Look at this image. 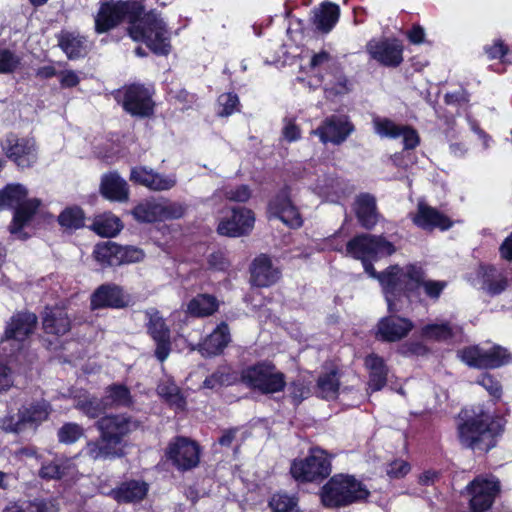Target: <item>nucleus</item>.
<instances>
[{
    "mask_svg": "<svg viewBox=\"0 0 512 512\" xmlns=\"http://www.w3.org/2000/svg\"><path fill=\"white\" fill-rule=\"evenodd\" d=\"M312 23L317 30L328 33L338 22L340 8L332 2H323L319 7L314 8Z\"/></svg>",
    "mask_w": 512,
    "mask_h": 512,
    "instance_id": "29",
    "label": "nucleus"
},
{
    "mask_svg": "<svg viewBox=\"0 0 512 512\" xmlns=\"http://www.w3.org/2000/svg\"><path fill=\"white\" fill-rule=\"evenodd\" d=\"M162 212L161 201L147 199L136 205L132 214L137 221L151 223L161 221Z\"/></svg>",
    "mask_w": 512,
    "mask_h": 512,
    "instance_id": "37",
    "label": "nucleus"
},
{
    "mask_svg": "<svg viewBox=\"0 0 512 512\" xmlns=\"http://www.w3.org/2000/svg\"><path fill=\"white\" fill-rule=\"evenodd\" d=\"M0 428L6 432L19 433L25 428V422L22 421V413L19 410L16 416L7 415L0 418Z\"/></svg>",
    "mask_w": 512,
    "mask_h": 512,
    "instance_id": "53",
    "label": "nucleus"
},
{
    "mask_svg": "<svg viewBox=\"0 0 512 512\" xmlns=\"http://www.w3.org/2000/svg\"><path fill=\"white\" fill-rule=\"evenodd\" d=\"M59 81L62 87L71 88L78 85L80 82L79 76L72 70H66L58 74Z\"/></svg>",
    "mask_w": 512,
    "mask_h": 512,
    "instance_id": "64",
    "label": "nucleus"
},
{
    "mask_svg": "<svg viewBox=\"0 0 512 512\" xmlns=\"http://www.w3.org/2000/svg\"><path fill=\"white\" fill-rule=\"evenodd\" d=\"M144 257L145 253L138 247L119 245V265L137 263Z\"/></svg>",
    "mask_w": 512,
    "mask_h": 512,
    "instance_id": "49",
    "label": "nucleus"
},
{
    "mask_svg": "<svg viewBox=\"0 0 512 512\" xmlns=\"http://www.w3.org/2000/svg\"><path fill=\"white\" fill-rule=\"evenodd\" d=\"M146 316L148 318V333L156 343L155 356L160 362H163L171 351L170 330L157 310H148Z\"/></svg>",
    "mask_w": 512,
    "mask_h": 512,
    "instance_id": "17",
    "label": "nucleus"
},
{
    "mask_svg": "<svg viewBox=\"0 0 512 512\" xmlns=\"http://www.w3.org/2000/svg\"><path fill=\"white\" fill-rule=\"evenodd\" d=\"M148 492L145 482L129 481L111 490L108 495L119 503H131L142 500Z\"/></svg>",
    "mask_w": 512,
    "mask_h": 512,
    "instance_id": "33",
    "label": "nucleus"
},
{
    "mask_svg": "<svg viewBox=\"0 0 512 512\" xmlns=\"http://www.w3.org/2000/svg\"><path fill=\"white\" fill-rule=\"evenodd\" d=\"M458 437L462 445L473 450L487 452L496 445V439L503 430L501 419L482 405L461 411Z\"/></svg>",
    "mask_w": 512,
    "mask_h": 512,
    "instance_id": "3",
    "label": "nucleus"
},
{
    "mask_svg": "<svg viewBox=\"0 0 512 512\" xmlns=\"http://www.w3.org/2000/svg\"><path fill=\"white\" fill-rule=\"evenodd\" d=\"M127 304V299L122 289L114 284L101 285L91 297L92 309L121 308Z\"/></svg>",
    "mask_w": 512,
    "mask_h": 512,
    "instance_id": "24",
    "label": "nucleus"
},
{
    "mask_svg": "<svg viewBox=\"0 0 512 512\" xmlns=\"http://www.w3.org/2000/svg\"><path fill=\"white\" fill-rule=\"evenodd\" d=\"M122 105L128 113L136 116H148L153 111L151 93L142 85H131L126 88Z\"/></svg>",
    "mask_w": 512,
    "mask_h": 512,
    "instance_id": "20",
    "label": "nucleus"
},
{
    "mask_svg": "<svg viewBox=\"0 0 512 512\" xmlns=\"http://www.w3.org/2000/svg\"><path fill=\"white\" fill-rule=\"evenodd\" d=\"M27 195L26 187L19 183L8 184L0 190V209L15 208L10 225V232L14 235L20 236L22 228L26 226L41 204L37 198L27 199Z\"/></svg>",
    "mask_w": 512,
    "mask_h": 512,
    "instance_id": "5",
    "label": "nucleus"
},
{
    "mask_svg": "<svg viewBox=\"0 0 512 512\" xmlns=\"http://www.w3.org/2000/svg\"><path fill=\"white\" fill-rule=\"evenodd\" d=\"M100 438L89 441L84 453L93 460L113 459L124 455V437L136 424L124 415H110L97 422Z\"/></svg>",
    "mask_w": 512,
    "mask_h": 512,
    "instance_id": "4",
    "label": "nucleus"
},
{
    "mask_svg": "<svg viewBox=\"0 0 512 512\" xmlns=\"http://www.w3.org/2000/svg\"><path fill=\"white\" fill-rule=\"evenodd\" d=\"M410 465L404 460H395L388 465L387 474L390 478L399 479L407 475Z\"/></svg>",
    "mask_w": 512,
    "mask_h": 512,
    "instance_id": "60",
    "label": "nucleus"
},
{
    "mask_svg": "<svg viewBox=\"0 0 512 512\" xmlns=\"http://www.w3.org/2000/svg\"><path fill=\"white\" fill-rule=\"evenodd\" d=\"M122 20L128 22V34L136 42H143L157 55H167L171 50V34L167 23L155 11L144 12L137 1L102 0L95 17V29L104 33Z\"/></svg>",
    "mask_w": 512,
    "mask_h": 512,
    "instance_id": "1",
    "label": "nucleus"
},
{
    "mask_svg": "<svg viewBox=\"0 0 512 512\" xmlns=\"http://www.w3.org/2000/svg\"><path fill=\"white\" fill-rule=\"evenodd\" d=\"M63 475L61 466L56 462H50L42 465L39 476L43 479H58Z\"/></svg>",
    "mask_w": 512,
    "mask_h": 512,
    "instance_id": "62",
    "label": "nucleus"
},
{
    "mask_svg": "<svg viewBox=\"0 0 512 512\" xmlns=\"http://www.w3.org/2000/svg\"><path fill=\"white\" fill-rule=\"evenodd\" d=\"M470 508L473 512L489 510L500 492V483L492 475L478 476L467 487Z\"/></svg>",
    "mask_w": 512,
    "mask_h": 512,
    "instance_id": "12",
    "label": "nucleus"
},
{
    "mask_svg": "<svg viewBox=\"0 0 512 512\" xmlns=\"http://www.w3.org/2000/svg\"><path fill=\"white\" fill-rule=\"evenodd\" d=\"M163 212L161 213V221L166 219H176L183 216L185 208L180 203L162 202Z\"/></svg>",
    "mask_w": 512,
    "mask_h": 512,
    "instance_id": "61",
    "label": "nucleus"
},
{
    "mask_svg": "<svg viewBox=\"0 0 512 512\" xmlns=\"http://www.w3.org/2000/svg\"><path fill=\"white\" fill-rule=\"evenodd\" d=\"M356 215L361 225L366 229H371L378 219L376 213L375 198L369 194H362L356 200Z\"/></svg>",
    "mask_w": 512,
    "mask_h": 512,
    "instance_id": "36",
    "label": "nucleus"
},
{
    "mask_svg": "<svg viewBox=\"0 0 512 512\" xmlns=\"http://www.w3.org/2000/svg\"><path fill=\"white\" fill-rule=\"evenodd\" d=\"M312 190L321 198L329 202H339L352 192L350 185L342 179L332 175L323 174L318 178Z\"/></svg>",
    "mask_w": 512,
    "mask_h": 512,
    "instance_id": "21",
    "label": "nucleus"
},
{
    "mask_svg": "<svg viewBox=\"0 0 512 512\" xmlns=\"http://www.w3.org/2000/svg\"><path fill=\"white\" fill-rule=\"evenodd\" d=\"M158 394L171 405L177 408H183L184 400L180 395L179 388L172 381H162L157 387Z\"/></svg>",
    "mask_w": 512,
    "mask_h": 512,
    "instance_id": "45",
    "label": "nucleus"
},
{
    "mask_svg": "<svg viewBox=\"0 0 512 512\" xmlns=\"http://www.w3.org/2000/svg\"><path fill=\"white\" fill-rule=\"evenodd\" d=\"M484 51L489 59L502 60L503 57L508 53V47L503 43L502 40L498 39L493 41L492 44L486 45L484 47Z\"/></svg>",
    "mask_w": 512,
    "mask_h": 512,
    "instance_id": "59",
    "label": "nucleus"
},
{
    "mask_svg": "<svg viewBox=\"0 0 512 512\" xmlns=\"http://www.w3.org/2000/svg\"><path fill=\"white\" fill-rule=\"evenodd\" d=\"M394 252L395 247L391 242L382 236L371 234L358 235L351 239L346 246V254L361 260L365 272L377 280L381 273L375 271L371 261L379 257L390 256Z\"/></svg>",
    "mask_w": 512,
    "mask_h": 512,
    "instance_id": "7",
    "label": "nucleus"
},
{
    "mask_svg": "<svg viewBox=\"0 0 512 512\" xmlns=\"http://www.w3.org/2000/svg\"><path fill=\"white\" fill-rule=\"evenodd\" d=\"M351 89V83L341 73L334 75V79L325 83V91L335 95L345 94Z\"/></svg>",
    "mask_w": 512,
    "mask_h": 512,
    "instance_id": "52",
    "label": "nucleus"
},
{
    "mask_svg": "<svg viewBox=\"0 0 512 512\" xmlns=\"http://www.w3.org/2000/svg\"><path fill=\"white\" fill-rule=\"evenodd\" d=\"M154 173L153 170H148L145 167H135L131 170L130 179L137 184L151 189Z\"/></svg>",
    "mask_w": 512,
    "mask_h": 512,
    "instance_id": "55",
    "label": "nucleus"
},
{
    "mask_svg": "<svg viewBox=\"0 0 512 512\" xmlns=\"http://www.w3.org/2000/svg\"><path fill=\"white\" fill-rule=\"evenodd\" d=\"M26 512H57L52 501L35 500L26 505Z\"/></svg>",
    "mask_w": 512,
    "mask_h": 512,
    "instance_id": "63",
    "label": "nucleus"
},
{
    "mask_svg": "<svg viewBox=\"0 0 512 512\" xmlns=\"http://www.w3.org/2000/svg\"><path fill=\"white\" fill-rule=\"evenodd\" d=\"M318 394L328 400L335 399L339 392L340 382L338 372L331 370L322 374L317 382Z\"/></svg>",
    "mask_w": 512,
    "mask_h": 512,
    "instance_id": "43",
    "label": "nucleus"
},
{
    "mask_svg": "<svg viewBox=\"0 0 512 512\" xmlns=\"http://www.w3.org/2000/svg\"><path fill=\"white\" fill-rule=\"evenodd\" d=\"M76 407L90 418L97 417L102 410L101 404L96 398H89L83 401L80 400L77 402Z\"/></svg>",
    "mask_w": 512,
    "mask_h": 512,
    "instance_id": "58",
    "label": "nucleus"
},
{
    "mask_svg": "<svg viewBox=\"0 0 512 512\" xmlns=\"http://www.w3.org/2000/svg\"><path fill=\"white\" fill-rule=\"evenodd\" d=\"M255 222L254 214L246 208L233 209L231 216L222 219L217 231L219 234L229 237H239L249 233Z\"/></svg>",
    "mask_w": 512,
    "mask_h": 512,
    "instance_id": "19",
    "label": "nucleus"
},
{
    "mask_svg": "<svg viewBox=\"0 0 512 512\" xmlns=\"http://www.w3.org/2000/svg\"><path fill=\"white\" fill-rule=\"evenodd\" d=\"M279 278V272L272 266L271 260L261 255L257 257L251 268V281L258 287H268L274 284Z\"/></svg>",
    "mask_w": 512,
    "mask_h": 512,
    "instance_id": "28",
    "label": "nucleus"
},
{
    "mask_svg": "<svg viewBox=\"0 0 512 512\" xmlns=\"http://www.w3.org/2000/svg\"><path fill=\"white\" fill-rule=\"evenodd\" d=\"M367 51L371 58L384 66L396 67L403 61V46L397 39L371 40Z\"/></svg>",
    "mask_w": 512,
    "mask_h": 512,
    "instance_id": "18",
    "label": "nucleus"
},
{
    "mask_svg": "<svg viewBox=\"0 0 512 512\" xmlns=\"http://www.w3.org/2000/svg\"><path fill=\"white\" fill-rule=\"evenodd\" d=\"M58 41L63 52L71 60L84 57L88 52L86 38L74 32H62Z\"/></svg>",
    "mask_w": 512,
    "mask_h": 512,
    "instance_id": "34",
    "label": "nucleus"
},
{
    "mask_svg": "<svg viewBox=\"0 0 512 512\" xmlns=\"http://www.w3.org/2000/svg\"><path fill=\"white\" fill-rule=\"evenodd\" d=\"M92 227L100 236L113 237L120 232L122 224L118 217L107 213L96 217Z\"/></svg>",
    "mask_w": 512,
    "mask_h": 512,
    "instance_id": "41",
    "label": "nucleus"
},
{
    "mask_svg": "<svg viewBox=\"0 0 512 512\" xmlns=\"http://www.w3.org/2000/svg\"><path fill=\"white\" fill-rule=\"evenodd\" d=\"M166 458L181 471L196 467L200 461L198 445L185 437H176L166 449Z\"/></svg>",
    "mask_w": 512,
    "mask_h": 512,
    "instance_id": "14",
    "label": "nucleus"
},
{
    "mask_svg": "<svg viewBox=\"0 0 512 512\" xmlns=\"http://www.w3.org/2000/svg\"><path fill=\"white\" fill-rule=\"evenodd\" d=\"M37 317L33 313H17L7 323L1 339L0 351L7 356V351L23 356L28 337L33 333Z\"/></svg>",
    "mask_w": 512,
    "mask_h": 512,
    "instance_id": "9",
    "label": "nucleus"
},
{
    "mask_svg": "<svg viewBox=\"0 0 512 512\" xmlns=\"http://www.w3.org/2000/svg\"><path fill=\"white\" fill-rule=\"evenodd\" d=\"M374 131L382 138H403L405 149H414L420 142L417 131L406 125H398L394 121L375 116L372 120Z\"/></svg>",
    "mask_w": 512,
    "mask_h": 512,
    "instance_id": "16",
    "label": "nucleus"
},
{
    "mask_svg": "<svg viewBox=\"0 0 512 512\" xmlns=\"http://www.w3.org/2000/svg\"><path fill=\"white\" fill-rule=\"evenodd\" d=\"M365 366L369 370V389L372 391L381 390L386 385L388 373L384 360L375 354H371L365 358Z\"/></svg>",
    "mask_w": 512,
    "mask_h": 512,
    "instance_id": "35",
    "label": "nucleus"
},
{
    "mask_svg": "<svg viewBox=\"0 0 512 512\" xmlns=\"http://www.w3.org/2000/svg\"><path fill=\"white\" fill-rule=\"evenodd\" d=\"M218 309L217 299L208 294H200L194 297L188 304V312L196 317H205L213 314Z\"/></svg>",
    "mask_w": 512,
    "mask_h": 512,
    "instance_id": "40",
    "label": "nucleus"
},
{
    "mask_svg": "<svg viewBox=\"0 0 512 512\" xmlns=\"http://www.w3.org/2000/svg\"><path fill=\"white\" fill-rule=\"evenodd\" d=\"M290 472L297 481L313 482L326 478L331 472V464L325 451L315 448L305 459L295 460Z\"/></svg>",
    "mask_w": 512,
    "mask_h": 512,
    "instance_id": "10",
    "label": "nucleus"
},
{
    "mask_svg": "<svg viewBox=\"0 0 512 512\" xmlns=\"http://www.w3.org/2000/svg\"><path fill=\"white\" fill-rule=\"evenodd\" d=\"M218 104L222 108L218 113L220 116H230L238 111L239 99L236 94L224 93L218 97Z\"/></svg>",
    "mask_w": 512,
    "mask_h": 512,
    "instance_id": "51",
    "label": "nucleus"
},
{
    "mask_svg": "<svg viewBox=\"0 0 512 512\" xmlns=\"http://www.w3.org/2000/svg\"><path fill=\"white\" fill-rule=\"evenodd\" d=\"M43 329L47 334L64 335L70 330V319L63 308H47L43 317Z\"/></svg>",
    "mask_w": 512,
    "mask_h": 512,
    "instance_id": "32",
    "label": "nucleus"
},
{
    "mask_svg": "<svg viewBox=\"0 0 512 512\" xmlns=\"http://www.w3.org/2000/svg\"><path fill=\"white\" fill-rule=\"evenodd\" d=\"M217 195L224 196L234 202H246L251 197V190L247 185H226L222 187Z\"/></svg>",
    "mask_w": 512,
    "mask_h": 512,
    "instance_id": "46",
    "label": "nucleus"
},
{
    "mask_svg": "<svg viewBox=\"0 0 512 512\" xmlns=\"http://www.w3.org/2000/svg\"><path fill=\"white\" fill-rule=\"evenodd\" d=\"M477 383L485 388L494 398H500L502 392L501 385L490 374L481 375V377L477 380Z\"/></svg>",
    "mask_w": 512,
    "mask_h": 512,
    "instance_id": "57",
    "label": "nucleus"
},
{
    "mask_svg": "<svg viewBox=\"0 0 512 512\" xmlns=\"http://www.w3.org/2000/svg\"><path fill=\"white\" fill-rule=\"evenodd\" d=\"M367 488L353 476L335 475L321 490V501L329 508L350 505L368 497Z\"/></svg>",
    "mask_w": 512,
    "mask_h": 512,
    "instance_id": "6",
    "label": "nucleus"
},
{
    "mask_svg": "<svg viewBox=\"0 0 512 512\" xmlns=\"http://www.w3.org/2000/svg\"><path fill=\"white\" fill-rule=\"evenodd\" d=\"M354 125L346 115H331L321 123L312 134L319 137L323 144L340 145L353 133Z\"/></svg>",
    "mask_w": 512,
    "mask_h": 512,
    "instance_id": "15",
    "label": "nucleus"
},
{
    "mask_svg": "<svg viewBox=\"0 0 512 512\" xmlns=\"http://www.w3.org/2000/svg\"><path fill=\"white\" fill-rule=\"evenodd\" d=\"M93 255L103 266H119V245L114 242H104L96 245Z\"/></svg>",
    "mask_w": 512,
    "mask_h": 512,
    "instance_id": "42",
    "label": "nucleus"
},
{
    "mask_svg": "<svg viewBox=\"0 0 512 512\" xmlns=\"http://www.w3.org/2000/svg\"><path fill=\"white\" fill-rule=\"evenodd\" d=\"M1 353L0 359V391H6L13 386L14 372L13 369L23 357L21 355L7 351V356Z\"/></svg>",
    "mask_w": 512,
    "mask_h": 512,
    "instance_id": "38",
    "label": "nucleus"
},
{
    "mask_svg": "<svg viewBox=\"0 0 512 512\" xmlns=\"http://www.w3.org/2000/svg\"><path fill=\"white\" fill-rule=\"evenodd\" d=\"M105 399L109 405L129 406L132 404L130 390L122 384L109 386L106 390Z\"/></svg>",
    "mask_w": 512,
    "mask_h": 512,
    "instance_id": "44",
    "label": "nucleus"
},
{
    "mask_svg": "<svg viewBox=\"0 0 512 512\" xmlns=\"http://www.w3.org/2000/svg\"><path fill=\"white\" fill-rule=\"evenodd\" d=\"M84 434L83 428L76 423H66L58 431V439L61 443L72 444Z\"/></svg>",
    "mask_w": 512,
    "mask_h": 512,
    "instance_id": "48",
    "label": "nucleus"
},
{
    "mask_svg": "<svg viewBox=\"0 0 512 512\" xmlns=\"http://www.w3.org/2000/svg\"><path fill=\"white\" fill-rule=\"evenodd\" d=\"M230 342V332L227 324H219L215 330L205 338L200 345L203 356H215L220 354Z\"/></svg>",
    "mask_w": 512,
    "mask_h": 512,
    "instance_id": "31",
    "label": "nucleus"
},
{
    "mask_svg": "<svg viewBox=\"0 0 512 512\" xmlns=\"http://www.w3.org/2000/svg\"><path fill=\"white\" fill-rule=\"evenodd\" d=\"M20 410L22 413V421L25 422L26 427L28 425L36 427L48 418L50 405L48 402L42 400L35 404L24 406Z\"/></svg>",
    "mask_w": 512,
    "mask_h": 512,
    "instance_id": "39",
    "label": "nucleus"
},
{
    "mask_svg": "<svg viewBox=\"0 0 512 512\" xmlns=\"http://www.w3.org/2000/svg\"><path fill=\"white\" fill-rule=\"evenodd\" d=\"M478 282L480 289L492 296L500 294L508 286L506 277L494 267H481Z\"/></svg>",
    "mask_w": 512,
    "mask_h": 512,
    "instance_id": "30",
    "label": "nucleus"
},
{
    "mask_svg": "<svg viewBox=\"0 0 512 512\" xmlns=\"http://www.w3.org/2000/svg\"><path fill=\"white\" fill-rule=\"evenodd\" d=\"M269 504L274 512H294L296 510V499L286 494L274 495Z\"/></svg>",
    "mask_w": 512,
    "mask_h": 512,
    "instance_id": "50",
    "label": "nucleus"
},
{
    "mask_svg": "<svg viewBox=\"0 0 512 512\" xmlns=\"http://www.w3.org/2000/svg\"><path fill=\"white\" fill-rule=\"evenodd\" d=\"M20 64V58L7 49L0 50V74L13 72Z\"/></svg>",
    "mask_w": 512,
    "mask_h": 512,
    "instance_id": "54",
    "label": "nucleus"
},
{
    "mask_svg": "<svg viewBox=\"0 0 512 512\" xmlns=\"http://www.w3.org/2000/svg\"><path fill=\"white\" fill-rule=\"evenodd\" d=\"M459 357L467 365L476 368H498L509 361V354L500 346L467 347L459 352Z\"/></svg>",
    "mask_w": 512,
    "mask_h": 512,
    "instance_id": "13",
    "label": "nucleus"
},
{
    "mask_svg": "<svg viewBox=\"0 0 512 512\" xmlns=\"http://www.w3.org/2000/svg\"><path fill=\"white\" fill-rule=\"evenodd\" d=\"M461 332V327L451 320L437 319L421 328V337L433 341H447Z\"/></svg>",
    "mask_w": 512,
    "mask_h": 512,
    "instance_id": "27",
    "label": "nucleus"
},
{
    "mask_svg": "<svg viewBox=\"0 0 512 512\" xmlns=\"http://www.w3.org/2000/svg\"><path fill=\"white\" fill-rule=\"evenodd\" d=\"M1 147L6 157L20 169L31 168L38 160V147L33 137L9 134Z\"/></svg>",
    "mask_w": 512,
    "mask_h": 512,
    "instance_id": "11",
    "label": "nucleus"
},
{
    "mask_svg": "<svg viewBox=\"0 0 512 512\" xmlns=\"http://www.w3.org/2000/svg\"><path fill=\"white\" fill-rule=\"evenodd\" d=\"M59 223L67 228H80L84 225L83 211L78 207L67 208L59 215Z\"/></svg>",
    "mask_w": 512,
    "mask_h": 512,
    "instance_id": "47",
    "label": "nucleus"
},
{
    "mask_svg": "<svg viewBox=\"0 0 512 512\" xmlns=\"http://www.w3.org/2000/svg\"><path fill=\"white\" fill-rule=\"evenodd\" d=\"M414 325L412 321L398 316L382 318L378 323V335L389 342L399 341L409 334Z\"/></svg>",
    "mask_w": 512,
    "mask_h": 512,
    "instance_id": "23",
    "label": "nucleus"
},
{
    "mask_svg": "<svg viewBox=\"0 0 512 512\" xmlns=\"http://www.w3.org/2000/svg\"><path fill=\"white\" fill-rule=\"evenodd\" d=\"M241 381L247 387L263 394L281 392L286 386L285 375L268 361L245 368L241 373Z\"/></svg>",
    "mask_w": 512,
    "mask_h": 512,
    "instance_id": "8",
    "label": "nucleus"
},
{
    "mask_svg": "<svg viewBox=\"0 0 512 512\" xmlns=\"http://www.w3.org/2000/svg\"><path fill=\"white\" fill-rule=\"evenodd\" d=\"M176 177L173 174L164 175L160 173H154V177L152 180L151 190L162 191L169 190L176 185Z\"/></svg>",
    "mask_w": 512,
    "mask_h": 512,
    "instance_id": "56",
    "label": "nucleus"
},
{
    "mask_svg": "<svg viewBox=\"0 0 512 512\" xmlns=\"http://www.w3.org/2000/svg\"><path fill=\"white\" fill-rule=\"evenodd\" d=\"M378 281L391 313L401 311L402 298L416 294L420 288L427 297L437 300L447 287L446 281L427 280L422 266L418 264L389 266L378 276Z\"/></svg>",
    "mask_w": 512,
    "mask_h": 512,
    "instance_id": "2",
    "label": "nucleus"
},
{
    "mask_svg": "<svg viewBox=\"0 0 512 512\" xmlns=\"http://www.w3.org/2000/svg\"><path fill=\"white\" fill-rule=\"evenodd\" d=\"M268 213L270 218H278L291 228H299L303 223L298 209L291 203L286 192L270 202Z\"/></svg>",
    "mask_w": 512,
    "mask_h": 512,
    "instance_id": "22",
    "label": "nucleus"
},
{
    "mask_svg": "<svg viewBox=\"0 0 512 512\" xmlns=\"http://www.w3.org/2000/svg\"><path fill=\"white\" fill-rule=\"evenodd\" d=\"M101 194L111 201L125 202L129 198L127 182L116 172L106 174L101 179Z\"/></svg>",
    "mask_w": 512,
    "mask_h": 512,
    "instance_id": "26",
    "label": "nucleus"
},
{
    "mask_svg": "<svg viewBox=\"0 0 512 512\" xmlns=\"http://www.w3.org/2000/svg\"><path fill=\"white\" fill-rule=\"evenodd\" d=\"M413 222L418 227L426 230L434 228L447 230L452 226V222L448 217L422 202L418 204V210L413 218Z\"/></svg>",
    "mask_w": 512,
    "mask_h": 512,
    "instance_id": "25",
    "label": "nucleus"
}]
</instances>
